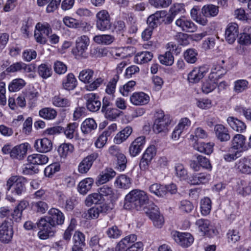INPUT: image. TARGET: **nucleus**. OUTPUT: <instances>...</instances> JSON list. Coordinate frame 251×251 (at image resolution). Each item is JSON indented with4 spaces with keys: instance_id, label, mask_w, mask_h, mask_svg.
<instances>
[{
    "instance_id": "f257e3e1",
    "label": "nucleus",
    "mask_w": 251,
    "mask_h": 251,
    "mask_svg": "<svg viewBox=\"0 0 251 251\" xmlns=\"http://www.w3.org/2000/svg\"><path fill=\"white\" fill-rule=\"evenodd\" d=\"M149 201V197L145 192L138 189L133 190L125 197L124 207L126 209L135 208L139 210Z\"/></svg>"
},
{
    "instance_id": "f03ea898",
    "label": "nucleus",
    "mask_w": 251,
    "mask_h": 251,
    "mask_svg": "<svg viewBox=\"0 0 251 251\" xmlns=\"http://www.w3.org/2000/svg\"><path fill=\"white\" fill-rule=\"evenodd\" d=\"M25 180L24 177L16 176L10 177L6 183L7 190L11 189L12 196L7 195L6 199L10 202L16 201L15 197H20L26 191Z\"/></svg>"
},
{
    "instance_id": "7ed1b4c3",
    "label": "nucleus",
    "mask_w": 251,
    "mask_h": 251,
    "mask_svg": "<svg viewBox=\"0 0 251 251\" xmlns=\"http://www.w3.org/2000/svg\"><path fill=\"white\" fill-rule=\"evenodd\" d=\"M49 161V158L45 154H33L27 157L29 164L24 165L22 167V174L25 175H32L39 172L38 168L33 166L34 165H42L46 164Z\"/></svg>"
},
{
    "instance_id": "20e7f679",
    "label": "nucleus",
    "mask_w": 251,
    "mask_h": 251,
    "mask_svg": "<svg viewBox=\"0 0 251 251\" xmlns=\"http://www.w3.org/2000/svg\"><path fill=\"white\" fill-rule=\"evenodd\" d=\"M94 71L90 69L83 70L79 73L78 77L80 81L85 83H90L89 85L86 86L88 91L96 90L103 83V79L101 77L97 78L94 80Z\"/></svg>"
},
{
    "instance_id": "39448f33",
    "label": "nucleus",
    "mask_w": 251,
    "mask_h": 251,
    "mask_svg": "<svg viewBox=\"0 0 251 251\" xmlns=\"http://www.w3.org/2000/svg\"><path fill=\"white\" fill-rule=\"evenodd\" d=\"M36 224L40 230L38 235L41 239H47L54 235L56 226L52 224L48 217L41 218Z\"/></svg>"
},
{
    "instance_id": "423d86ee",
    "label": "nucleus",
    "mask_w": 251,
    "mask_h": 251,
    "mask_svg": "<svg viewBox=\"0 0 251 251\" xmlns=\"http://www.w3.org/2000/svg\"><path fill=\"white\" fill-rule=\"evenodd\" d=\"M96 26L98 30L104 31L111 29V17L107 10L103 9L99 11L96 14Z\"/></svg>"
},
{
    "instance_id": "0eeeda50",
    "label": "nucleus",
    "mask_w": 251,
    "mask_h": 251,
    "mask_svg": "<svg viewBox=\"0 0 251 251\" xmlns=\"http://www.w3.org/2000/svg\"><path fill=\"white\" fill-rule=\"evenodd\" d=\"M109 153L115 157V168L120 171H124L126 168L127 159L119 148L113 146L109 149Z\"/></svg>"
},
{
    "instance_id": "6e6552de",
    "label": "nucleus",
    "mask_w": 251,
    "mask_h": 251,
    "mask_svg": "<svg viewBox=\"0 0 251 251\" xmlns=\"http://www.w3.org/2000/svg\"><path fill=\"white\" fill-rule=\"evenodd\" d=\"M52 31L50 25L47 23H38L35 26L34 37L36 41L40 44L47 42L46 36H49Z\"/></svg>"
},
{
    "instance_id": "1a4fd4ad",
    "label": "nucleus",
    "mask_w": 251,
    "mask_h": 251,
    "mask_svg": "<svg viewBox=\"0 0 251 251\" xmlns=\"http://www.w3.org/2000/svg\"><path fill=\"white\" fill-rule=\"evenodd\" d=\"M146 213L152 221L153 225L157 228H161L164 223L163 216L161 215L159 208L154 203L150 204L147 208Z\"/></svg>"
},
{
    "instance_id": "9d476101",
    "label": "nucleus",
    "mask_w": 251,
    "mask_h": 251,
    "mask_svg": "<svg viewBox=\"0 0 251 251\" xmlns=\"http://www.w3.org/2000/svg\"><path fill=\"white\" fill-rule=\"evenodd\" d=\"M100 154L98 152H94L86 157L80 162L78 166V171L80 174H86L91 168L93 163L99 159Z\"/></svg>"
},
{
    "instance_id": "9b49d317",
    "label": "nucleus",
    "mask_w": 251,
    "mask_h": 251,
    "mask_svg": "<svg viewBox=\"0 0 251 251\" xmlns=\"http://www.w3.org/2000/svg\"><path fill=\"white\" fill-rule=\"evenodd\" d=\"M89 44L90 40L88 36L82 35L78 37L75 42L76 51H74L75 55L82 58H86V50Z\"/></svg>"
},
{
    "instance_id": "f8f14e48",
    "label": "nucleus",
    "mask_w": 251,
    "mask_h": 251,
    "mask_svg": "<svg viewBox=\"0 0 251 251\" xmlns=\"http://www.w3.org/2000/svg\"><path fill=\"white\" fill-rule=\"evenodd\" d=\"M171 119L168 115H164L161 113V116L155 120L153 129L156 133L165 132L168 130V126L170 124Z\"/></svg>"
},
{
    "instance_id": "ddd939ff",
    "label": "nucleus",
    "mask_w": 251,
    "mask_h": 251,
    "mask_svg": "<svg viewBox=\"0 0 251 251\" xmlns=\"http://www.w3.org/2000/svg\"><path fill=\"white\" fill-rule=\"evenodd\" d=\"M13 235L11 223L4 221L0 226V241L3 243H9Z\"/></svg>"
},
{
    "instance_id": "4468645a",
    "label": "nucleus",
    "mask_w": 251,
    "mask_h": 251,
    "mask_svg": "<svg viewBox=\"0 0 251 251\" xmlns=\"http://www.w3.org/2000/svg\"><path fill=\"white\" fill-rule=\"evenodd\" d=\"M107 206L103 204L98 206L93 207L85 211L82 214V217L87 220L97 219L100 213H106L107 211Z\"/></svg>"
},
{
    "instance_id": "2eb2a0df",
    "label": "nucleus",
    "mask_w": 251,
    "mask_h": 251,
    "mask_svg": "<svg viewBox=\"0 0 251 251\" xmlns=\"http://www.w3.org/2000/svg\"><path fill=\"white\" fill-rule=\"evenodd\" d=\"M86 100V106L88 110L91 112H97L100 108L101 102L94 93H89L84 96Z\"/></svg>"
},
{
    "instance_id": "dca6fc26",
    "label": "nucleus",
    "mask_w": 251,
    "mask_h": 251,
    "mask_svg": "<svg viewBox=\"0 0 251 251\" xmlns=\"http://www.w3.org/2000/svg\"><path fill=\"white\" fill-rule=\"evenodd\" d=\"M239 33V26L235 23L228 24L225 31V39L229 44H233Z\"/></svg>"
},
{
    "instance_id": "f3484780",
    "label": "nucleus",
    "mask_w": 251,
    "mask_h": 251,
    "mask_svg": "<svg viewBox=\"0 0 251 251\" xmlns=\"http://www.w3.org/2000/svg\"><path fill=\"white\" fill-rule=\"evenodd\" d=\"M146 142L145 136H142L136 138L131 144L129 148V152L131 156H136L142 151Z\"/></svg>"
},
{
    "instance_id": "a211bd4d",
    "label": "nucleus",
    "mask_w": 251,
    "mask_h": 251,
    "mask_svg": "<svg viewBox=\"0 0 251 251\" xmlns=\"http://www.w3.org/2000/svg\"><path fill=\"white\" fill-rule=\"evenodd\" d=\"M234 168L238 172L251 174V160L246 157L241 158L235 162Z\"/></svg>"
},
{
    "instance_id": "6ab92c4d",
    "label": "nucleus",
    "mask_w": 251,
    "mask_h": 251,
    "mask_svg": "<svg viewBox=\"0 0 251 251\" xmlns=\"http://www.w3.org/2000/svg\"><path fill=\"white\" fill-rule=\"evenodd\" d=\"M176 25L186 32H193L197 30V26L191 21L181 17L176 21Z\"/></svg>"
},
{
    "instance_id": "aec40b11",
    "label": "nucleus",
    "mask_w": 251,
    "mask_h": 251,
    "mask_svg": "<svg viewBox=\"0 0 251 251\" xmlns=\"http://www.w3.org/2000/svg\"><path fill=\"white\" fill-rule=\"evenodd\" d=\"M168 49L169 50L165 52V54L160 55L158 56V59L160 62L166 66H171L174 61V58L172 55V52L175 50L174 47L176 45L172 43H169L168 44Z\"/></svg>"
},
{
    "instance_id": "412c9836",
    "label": "nucleus",
    "mask_w": 251,
    "mask_h": 251,
    "mask_svg": "<svg viewBox=\"0 0 251 251\" xmlns=\"http://www.w3.org/2000/svg\"><path fill=\"white\" fill-rule=\"evenodd\" d=\"M34 147L35 150L40 152H47L52 149L51 141L47 138L39 139L35 141Z\"/></svg>"
},
{
    "instance_id": "4be33fe9",
    "label": "nucleus",
    "mask_w": 251,
    "mask_h": 251,
    "mask_svg": "<svg viewBox=\"0 0 251 251\" xmlns=\"http://www.w3.org/2000/svg\"><path fill=\"white\" fill-rule=\"evenodd\" d=\"M214 131L217 138L221 142H226L230 140V135L227 127L221 124L214 126Z\"/></svg>"
},
{
    "instance_id": "5701e85b",
    "label": "nucleus",
    "mask_w": 251,
    "mask_h": 251,
    "mask_svg": "<svg viewBox=\"0 0 251 251\" xmlns=\"http://www.w3.org/2000/svg\"><path fill=\"white\" fill-rule=\"evenodd\" d=\"M210 175L207 173H200L193 174L189 178V183L192 185H197L208 182Z\"/></svg>"
},
{
    "instance_id": "b1692460",
    "label": "nucleus",
    "mask_w": 251,
    "mask_h": 251,
    "mask_svg": "<svg viewBox=\"0 0 251 251\" xmlns=\"http://www.w3.org/2000/svg\"><path fill=\"white\" fill-rule=\"evenodd\" d=\"M206 73L204 67L194 68L188 75V80L191 83H197L202 79Z\"/></svg>"
},
{
    "instance_id": "393cba45",
    "label": "nucleus",
    "mask_w": 251,
    "mask_h": 251,
    "mask_svg": "<svg viewBox=\"0 0 251 251\" xmlns=\"http://www.w3.org/2000/svg\"><path fill=\"white\" fill-rule=\"evenodd\" d=\"M130 100L135 105H142L149 102L150 97L144 92H135L131 96Z\"/></svg>"
},
{
    "instance_id": "a878e982",
    "label": "nucleus",
    "mask_w": 251,
    "mask_h": 251,
    "mask_svg": "<svg viewBox=\"0 0 251 251\" xmlns=\"http://www.w3.org/2000/svg\"><path fill=\"white\" fill-rule=\"evenodd\" d=\"M49 214L50 216L48 217L52 222L53 225L56 226L63 224L65 217L63 213L59 209L51 208L49 211Z\"/></svg>"
},
{
    "instance_id": "bb28decb",
    "label": "nucleus",
    "mask_w": 251,
    "mask_h": 251,
    "mask_svg": "<svg viewBox=\"0 0 251 251\" xmlns=\"http://www.w3.org/2000/svg\"><path fill=\"white\" fill-rule=\"evenodd\" d=\"M27 151L25 144H21L12 148L10 151V157L12 159L22 160L25 156Z\"/></svg>"
},
{
    "instance_id": "cd10ccee",
    "label": "nucleus",
    "mask_w": 251,
    "mask_h": 251,
    "mask_svg": "<svg viewBox=\"0 0 251 251\" xmlns=\"http://www.w3.org/2000/svg\"><path fill=\"white\" fill-rule=\"evenodd\" d=\"M175 240L178 244L183 247L190 246L194 241L192 235L189 233H178Z\"/></svg>"
},
{
    "instance_id": "c85d7f7f",
    "label": "nucleus",
    "mask_w": 251,
    "mask_h": 251,
    "mask_svg": "<svg viewBox=\"0 0 251 251\" xmlns=\"http://www.w3.org/2000/svg\"><path fill=\"white\" fill-rule=\"evenodd\" d=\"M245 137L240 134H236L232 140V146L231 148L235 150L242 149L243 150H247L249 149L247 147L248 143H246Z\"/></svg>"
},
{
    "instance_id": "c756f323",
    "label": "nucleus",
    "mask_w": 251,
    "mask_h": 251,
    "mask_svg": "<svg viewBox=\"0 0 251 251\" xmlns=\"http://www.w3.org/2000/svg\"><path fill=\"white\" fill-rule=\"evenodd\" d=\"M238 43L244 46L251 45V26H247L244 28L243 32L239 35Z\"/></svg>"
},
{
    "instance_id": "7c9ffc66",
    "label": "nucleus",
    "mask_w": 251,
    "mask_h": 251,
    "mask_svg": "<svg viewBox=\"0 0 251 251\" xmlns=\"http://www.w3.org/2000/svg\"><path fill=\"white\" fill-rule=\"evenodd\" d=\"M202 17L212 18L216 16L219 13V7L213 4H206L201 9Z\"/></svg>"
},
{
    "instance_id": "2f4dec72",
    "label": "nucleus",
    "mask_w": 251,
    "mask_h": 251,
    "mask_svg": "<svg viewBox=\"0 0 251 251\" xmlns=\"http://www.w3.org/2000/svg\"><path fill=\"white\" fill-rule=\"evenodd\" d=\"M94 183V179L91 177H88L81 180L77 186L78 192L82 195L86 194L89 191Z\"/></svg>"
},
{
    "instance_id": "473e14b6",
    "label": "nucleus",
    "mask_w": 251,
    "mask_h": 251,
    "mask_svg": "<svg viewBox=\"0 0 251 251\" xmlns=\"http://www.w3.org/2000/svg\"><path fill=\"white\" fill-rule=\"evenodd\" d=\"M227 122L229 126L237 132H242L246 128V125L241 120L233 117H229L227 119Z\"/></svg>"
},
{
    "instance_id": "72a5a7b5",
    "label": "nucleus",
    "mask_w": 251,
    "mask_h": 251,
    "mask_svg": "<svg viewBox=\"0 0 251 251\" xmlns=\"http://www.w3.org/2000/svg\"><path fill=\"white\" fill-rule=\"evenodd\" d=\"M116 172L112 168H106L99 176L98 183L102 184L115 176Z\"/></svg>"
},
{
    "instance_id": "f704fd0d",
    "label": "nucleus",
    "mask_w": 251,
    "mask_h": 251,
    "mask_svg": "<svg viewBox=\"0 0 251 251\" xmlns=\"http://www.w3.org/2000/svg\"><path fill=\"white\" fill-rule=\"evenodd\" d=\"M97 127V124L92 118L85 119L81 125V130L85 134L90 133L92 131L95 130Z\"/></svg>"
},
{
    "instance_id": "c9c22d12",
    "label": "nucleus",
    "mask_w": 251,
    "mask_h": 251,
    "mask_svg": "<svg viewBox=\"0 0 251 251\" xmlns=\"http://www.w3.org/2000/svg\"><path fill=\"white\" fill-rule=\"evenodd\" d=\"M52 104L58 107L67 108L70 106L71 102L67 98L63 97L60 95H55L51 100Z\"/></svg>"
},
{
    "instance_id": "e433bc0d",
    "label": "nucleus",
    "mask_w": 251,
    "mask_h": 251,
    "mask_svg": "<svg viewBox=\"0 0 251 251\" xmlns=\"http://www.w3.org/2000/svg\"><path fill=\"white\" fill-rule=\"evenodd\" d=\"M153 53L150 51L138 52L134 57V62L139 64L147 63L151 60Z\"/></svg>"
},
{
    "instance_id": "4c0bfd02",
    "label": "nucleus",
    "mask_w": 251,
    "mask_h": 251,
    "mask_svg": "<svg viewBox=\"0 0 251 251\" xmlns=\"http://www.w3.org/2000/svg\"><path fill=\"white\" fill-rule=\"evenodd\" d=\"M77 85V80L73 73H69L62 81V87L67 90L74 89Z\"/></svg>"
},
{
    "instance_id": "58836bf2",
    "label": "nucleus",
    "mask_w": 251,
    "mask_h": 251,
    "mask_svg": "<svg viewBox=\"0 0 251 251\" xmlns=\"http://www.w3.org/2000/svg\"><path fill=\"white\" fill-rule=\"evenodd\" d=\"M136 240L137 236L135 234H133L126 236L118 243L116 247V251H120L125 250L128 244L133 243Z\"/></svg>"
},
{
    "instance_id": "ea45409f",
    "label": "nucleus",
    "mask_w": 251,
    "mask_h": 251,
    "mask_svg": "<svg viewBox=\"0 0 251 251\" xmlns=\"http://www.w3.org/2000/svg\"><path fill=\"white\" fill-rule=\"evenodd\" d=\"M132 131V129L131 127L126 126L116 135L114 139V142L117 144L122 143L129 137Z\"/></svg>"
},
{
    "instance_id": "a19ab883",
    "label": "nucleus",
    "mask_w": 251,
    "mask_h": 251,
    "mask_svg": "<svg viewBox=\"0 0 251 251\" xmlns=\"http://www.w3.org/2000/svg\"><path fill=\"white\" fill-rule=\"evenodd\" d=\"M39 115L40 117L45 120H50L55 119L57 116V112L52 108L45 107L39 110Z\"/></svg>"
},
{
    "instance_id": "79ce46f5",
    "label": "nucleus",
    "mask_w": 251,
    "mask_h": 251,
    "mask_svg": "<svg viewBox=\"0 0 251 251\" xmlns=\"http://www.w3.org/2000/svg\"><path fill=\"white\" fill-rule=\"evenodd\" d=\"M199 10L200 7L198 6H194L191 10V16L198 23L205 25L207 24L208 20L205 17H202L201 14H198Z\"/></svg>"
},
{
    "instance_id": "37998d69",
    "label": "nucleus",
    "mask_w": 251,
    "mask_h": 251,
    "mask_svg": "<svg viewBox=\"0 0 251 251\" xmlns=\"http://www.w3.org/2000/svg\"><path fill=\"white\" fill-rule=\"evenodd\" d=\"M115 185L119 188L126 189L131 185L130 178L125 175H121L116 179Z\"/></svg>"
},
{
    "instance_id": "c03bdc74",
    "label": "nucleus",
    "mask_w": 251,
    "mask_h": 251,
    "mask_svg": "<svg viewBox=\"0 0 251 251\" xmlns=\"http://www.w3.org/2000/svg\"><path fill=\"white\" fill-rule=\"evenodd\" d=\"M115 40L113 36L110 34L97 35L94 37L93 40L99 44L109 45Z\"/></svg>"
},
{
    "instance_id": "a18cd8bd",
    "label": "nucleus",
    "mask_w": 251,
    "mask_h": 251,
    "mask_svg": "<svg viewBox=\"0 0 251 251\" xmlns=\"http://www.w3.org/2000/svg\"><path fill=\"white\" fill-rule=\"evenodd\" d=\"M150 191L158 197H163L167 193L166 186L158 183H154L149 187Z\"/></svg>"
},
{
    "instance_id": "49530a36",
    "label": "nucleus",
    "mask_w": 251,
    "mask_h": 251,
    "mask_svg": "<svg viewBox=\"0 0 251 251\" xmlns=\"http://www.w3.org/2000/svg\"><path fill=\"white\" fill-rule=\"evenodd\" d=\"M237 191L243 196H247L251 193V187L247 182L241 180L237 182Z\"/></svg>"
},
{
    "instance_id": "de8ad7c7",
    "label": "nucleus",
    "mask_w": 251,
    "mask_h": 251,
    "mask_svg": "<svg viewBox=\"0 0 251 251\" xmlns=\"http://www.w3.org/2000/svg\"><path fill=\"white\" fill-rule=\"evenodd\" d=\"M201 211L203 216L208 215L211 209V201L209 198L205 197L201 201Z\"/></svg>"
},
{
    "instance_id": "09e8293b",
    "label": "nucleus",
    "mask_w": 251,
    "mask_h": 251,
    "mask_svg": "<svg viewBox=\"0 0 251 251\" xmlns=\"http://www.w3.org/2000/svg\"><path fill=\"white\" fill-rule=\"evenodd\" d=\"M198 52L194 49H187L184 52V57L185 60L189 63H195L198 60Z\"/></svg>"
},
{
    "instance_id": "8fccbe9b",
    "label": "nucleus",
    "mask_w": 251,
    "mask_h": 251,
    "mask_svg": "<svg viewBox=\"0 0 251 251\" xmlns=\"http://www.w3.org/2000/svg\"><path fill=\"white\" fill-rule=\"evenodd\" d=\"M26 82L22 78H16L12 80L9 84L8 89L10 92H16L22 89Z\"/></svg>"
},
{
    "instance_id": "3c124183",
    "label": "nucleus",
    "mask_w": 251,
    "mask_h": 251,
    "mask_svg": "<svg viewBox=\"0 0 251 251\" xmlns=\"http://www.w3.org/2000/svg\"><path fill=\"white\" fill-rule=\"evenodd\" d=\"M102 201L101 196L99 193H94L89 195L86 200L85 203L88 206H91L93 204L100 203Z\"/></svg>"
},
{
    "instance_id": "603ef678",
    "label": "nucleus",
    "mask_w": 251,
    "mask_h": 251,
    "mask_svg": "<svg viewBox=\"0 0 251 251\" xmlns=\"http://www.w3.org/2000/svg\"><path fill=\"white\" fill-rule=\"evenodd\" d=\"M214 144L213 143L201 142L198 144L196 149L199 151L209 154L213 151Z\"/></svg>"
},
{
    "instance_id": "864d4df0",
    "label": "nucleus",
    "mask_w": 251,
    "mask_h": 251,
    "mask_svg": "<svg viewBox=\"0 0 251 251\" xmlns=\"http://www.w3.org/2000/svg\"><path fill=\"white\" fill-rule=\"evenodd\" d=\"M74 150V146L70 143H64L58 148V151L61 156L66 157L71 154Z\"/></svg>"
},
{
    "instance_id": "5fc2aeb1",
    "label": "nucleus",
    "mask_w": 251,
    "mask_h": 251,
    "mask_svg": "<svg viewBox=\"0 0 251 251\" xmlns=\"http://www.w3.org/2000/svg\"><path fill=\"white\" fill-rule=\"evenodd\" d=\"M214 78V77L210 78L209 77V79L203 83L201 88L204 93L208 94L214 90L217 87V82L215 81V79H212Z\"/></svg>"
},
{
    "instance_id": "6e6d98bb",
    "label": "nucleus",
    "mask_w": 251,
    "mask_h": 251,
    "mask_svg": "<svg viewBox=\"0 0 251 251\" xmlns=\"http://www.w3.org/2000/svg\"><path fill=\"white\" fill-rule=\"evenodd\" d=\"M105 117L109 120L113 121L118 118L120 114V111L116 108H110L102 112Z\"/></svg>"
},
{
    "instance_id": "4d7b16f0",
    "label": "nucleus",
    "mask_w": 251,
    "mask_h": 251,
    "mask_svg": "<svg viewBox=\"0 0 251 251\" xmlns=\"http://www.w3.org/2000/svg\"><path fill=\"white\" fill-rule=\"evenodd\" d=\"M64 24L71 28H78L82 27L83 24L78 20L69 17H65L63 18Z\"/></svg>"
},
{
    "instance_id": "13d9d810",
    "label": "nucleus",
    "mask_w": 251,
    "mask_h": 251,
    "mask_svg": "<svg viewBox=\"0 0 251 251\" xmlns=\"http://www.w3.org/2000/svg\"><path fill=\"white\" fill-rule=\"evenodd\" d=\"M161 18V13L160 12H156L155 14L150 16L147 21L149 26L153 29L156 27L159 23V20Z\"/></svg>"
},
{
    "instance_id": "bf43d9fd",
    "label": "nucleus",
    "mask_w": 251,
    "mask_h": 251,
    "mask_svg": "<svg viewBox=\"0 0 251 251\" xmlns=\"http://www.w3.org/2000/svg\"><path fill=\"white\" fill-rule=\"evenodd\" d=\"M106 234L109 238L117 239L121 236L122 231L117 226H113L107 229Z\"/></svg>"
},
{
    "instance_id": "052dcab7",
    "label": "nucleus",
    "mask_w": 251,
    "mask_h": 251,
    "mask_svg": "<svg viewBox=\"0 0 251 251\" xmlns=\"http://www.w3.org/2000/svg\"><path fill=\"white\" fill-rule=\"evenodd\" d=\"M240 152L238 151L231 147L228 151L224 155L223 157L226 162H231L235 160L240 156Z\"/></svg>"
},
{
    "instance_id": "680f3d73",
    "label": "nucleus",
    "mask_w": 251,
    "mask_h": 251,
    "mask_svg": "<svg viewBox=\"0 0 251 251\" xmlns=\"http://www.w3.org/2000/svg\"><path fill=\"white\" fill-rule=\"evenodd\" d=\"M39 75L43 78H47L50 77L52 73L50 67L45 64H42L38 68Z\"/></svg>"
},
{
    "instance_id": "e2e57ef3",
    "label": "nucleus",
    "mask_w": 251,
    "mask_h": 251,
    "mask_svg": "<svg viewBox=\"0 0 251 251\" xmlns=\"http://www.w3.org/2000/svg\"><path fill=\"white\" fill-rule=\"evenodd\" d=\"M212 72L210 74L209 77H214L215 75L218 74V76L224 75L227 71V68L225 66H221L217 63V64L214 65L212 67Z\"/></svg>"
},
{
    "instance_id": "0e129e2a",
    "label": "nucleus",
    "mask_w": 251,
    "mask_h": 251,
    "mask_svg": "<svg viewBox=\"0 0 251 251\" xmlns=\"http://www.w3.org/2000/svg\"><path fill=\"white\" fill-rule=\"evenodd\" d=\"M78 124L77 123H71L68 125L65 129L64 131L66 137L69 139H73L74 137V133L77 128Z\"/></svg>"
},
{
    "instance_id": "69168bd1",
    "label": "nucleus",
    "mask_w": 251,
    "mask_h": 251,
    "mask_svg": "<svg viewBox=\"0 0 251 251\" xmlns=\"http://www.w3.org/2000/svg\"><path fill=\"white\" fill-rule=\"evenodd\" d=\"M195 156L200 165V167H201L208 170L212 169V165L208 158L201 155H196Z\"/></svg>"
},
{
    "instance_id": "338daca9",
    "label": "nucleus",
    "mask_w": 251,
    "mask_h": 251,
    "mask_svg": "<svg viewBox=\"0 0 251 251\" xmlns=\"http://www.w3.org/2000/svg\"><path fill=\"white\" fill-rule=\"evenodd\" d=\"M248 82L244 79H240L234 82V90L236 93H241L248 88Z\"/></svg>"
},
{
    "instance_id": "774afa93",
    "label": "nucleus",
    "mask_w": 251,
    "mask_h": 251,
    "mask_svg": "<svg viewBox=\"0 0 251 251\" xmlns=\"http://www.w3.org/2000/svg\"><path fill=\"white\" fill-rule=\"evenodd\" d=\"M176 174L180 179L184 180L187 177V172L182 164L178 163L175 166Z\"/></svg>"
}]
</instances>
